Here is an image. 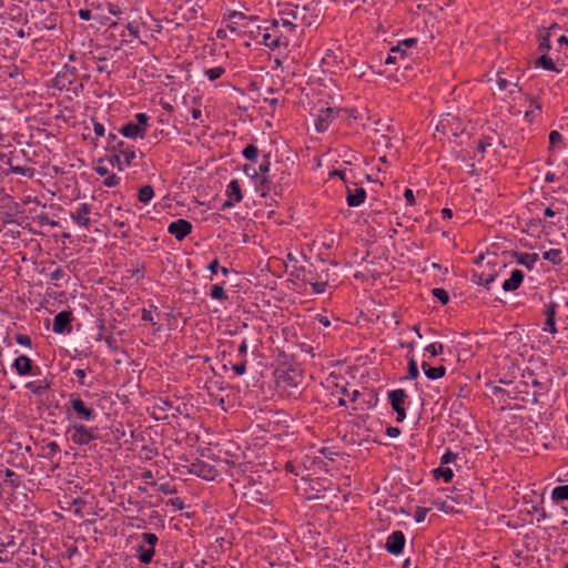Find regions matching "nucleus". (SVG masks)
Masks as SVG:
<instances>
[{
    "instance_id": "a211bd4d",
    "label": "nucleus",
    "mask_w": 568,
    "mask_h": 568,
    "mask_svg": "<svg viewBox=\"0 0 568 568\" xmlns=\"http://www.w3.org/2000/svg\"><path fill=\"white\" fill-rule=\"evenodd\" d=\"M556 306L557 305L555 303H550L546 306V308H545L546 321L542 326V331L549 332L552 335H555L557 333Z\"/></svg>"
},
{
    "instance_id": "0e129e2a",
    "label": "nucleus",
    "mask_w": 568,
    "mask_h": 568,
    "mask_svg": "<svg viewBox=\"0 0 568 568\" xmlns=\"http://www.w3.org/2000/svg\"><path fill=\"white\" fill-rule=\"evenodd\" d=\"M95 172H97L99 175L103 176V175L108 174V172H109V171H108V169H106L105 166L98 165V166L95 168Z\"/></svg>"
},
{
    "instance_id": "f3484780",
    "label": "nucleus",
    "mask_w": 568,
    "mask_h": 568,
    "mask_svg": "<svg viewBox=\"0 0 568 568\" xmlns=\"http://www.w3.org/2000/svg\"><path fill=\"white\" fill-rule=\"evenodd\" d=\"M366 191L363 187H351L347 185L346 202L348 206L356 207L364 203Z\"/></svg>"
},
{
    "instance_id": "37998d69",
    "label": "nucleus",
    "mask_w": 568,
    "mask_h": 568,
    "mask_svg": "<svg viewBox=\"0 0 568 568\" xmlns=\"http://www.w3.org/2000/svg\"><path fill=\"white\" fill-rule=\"evenodd\" d=\"M335 52L332 50H327L326 54L323 57L322 62L326 67H331L333 60H335Z\"/></svg>"
},
{
    "instance_id": "a878e982",
    "label": "nucleus",
    "mask_w": 568,
    "mask_h": 568,
    "mask_svg": "<svg viewBox=\"0 0 568 568\" xmlns=\"http://www.w3.org/2000/svg\"><path fill=\"white\" fill-rule=\"evenodd\" d=\"M329 175L341 178L346 184L349 182L351 178H354L352 169L346 166L332 171Z\"/></svg>"
},
{
    "instance_id": "5701e85b",
    "label": "nucleus",
    "mask_w": 568,
    "mask_h": 568,
    "mask_svg": "<svg viewBox=\"0 0 568 568\" xmlns=\"http://www.w3.org/2000/svg\"><path fill=\"white\" fill-rule=\"evenodd\" d=\"M26 388L30 389L32 394L40 396L50 388V383L48 379L32 381L26 384Z\"/></svg>"
},
{
    "instance_id": "f03ea898",
    "label": "nucleus",
    "mask_w": 568,
    "mask_h": 568,
    "mask_svg": "<svg viewBox=\"0 0 568 568\" xmlns=\"http://www.w3.org/2000/svg\"><path fill=\"white\" fill-rule=\"evenodd\" d=\"M151 459L152 457L144 453V463ZM164 462V458L160 457L148 466L144 464V493L150 494V497H153L155 493L170 495L174 491L168 477V470L161 465Z\"/></svg>"
},
{
    "instance_id": "dca6fc26",
    "label": "nucleus",
    "mask_w": 568,
    "mask_h": 568,
    "mask_svg": "<svg viewBox=\"0 0 568 568\" xmlns=\"http://www.w3.org/2000/svg\"><path fill=\"white\" fill-rule=\"evenodd\" d=\"M136 122H128L119 132L126 139H136L142 134V112L134 115Z\"/></svg>"
},
{
    "instance_id": "e433bc0d",
    "label": "nucleus",
    "mask_w": 568,
    "mask_h": 568,
    "mask_svg": "<svg viewBox=\"0 0 568 568\" xmlns=\"http://www.w3.org/2000/svg\"><path fill=\"white\" fill-rule=\"evenodd\" d=\"M544 258L552 263H558L560 262V251L555 248L546 251L544 253Z\"/></svg>"
},
{
    "instance_id": "c85d7f7f",
    "label": "nucleus",
    "mask_w": 568,
    "mask_h": 568,
    "mask_svg": "<svg viewBox=\"0 0 568 568\" xmlns=\"http://www.w3.org/2000/svg\"><path fill=\"white\" fill-rule=\"evenodd\" d=\"M224 73H225V69L223 67H214V68L206 69L204 71L205 77L210 81H215V80L220 79Z\"/></svg>"
},
{
    "instance_id": "4c0bfd02",
    "label": "nucleus",
    "mask_w": 568,
    "mask_h": 568,
    "mask_svg": "<svg viewBox=\"0 0 568 568\" xmlns=\"http://www.w3.org/2000/svg\"><path fill=\"white\" fill-rule=\"evenodd\" d=\"M433 295L442 302V304H447L448 303V300H449V296H448V293L444 290V288H434L433 290Z\"/></svg>"
},
{
    "instance_id": "4be33fe9",
    "label": "nucleus",
    "mask_w": 568,
    "mask_h": 568,
    "mask_svg": "<svg viewBox=\"0 0 568 568\" xmlns=\"http://www.w3.org/2000/svg\"><path fill=\"white\" fill-rule=\"evenodd\" d=\"M422 369L426 377L433 381L442 378L446 373L444 366L432 367L427 362L422 363Z\"/></svg>"
},
{
    "instance_id": "774afa93",
    "label": "nucleus",
    "mask_w": 568,
    "mask_h": 568,
    "mask_svg": "<svg viewBox=\"0 0 568 568\" xmlns=\"http://www.w3.org/2000/svg\"><path fill=\"white\" fill-rule=\"evenodd\" d=\"M544 214H545V216H546V217H552V216H555V214H556V213H555V211H554L552 209L547 207V209L545 210V213H544Z\"/></svg>"
},
{
    "instance_id": "1a4fd4ad",
    "label": "nucleus",
    "mask_w": 568,
    "mask_h": 568,
    "mask_svg": "<svg viewBox=\"0 0 568 568\" xmlns=\"http://www.w3.org/2000/svg\"><path fill=\"white\" fill-rule=\"evenodd\" d=\"M406 539L400 530L390 532L385 542V549L393 556H399L403 552Z\"/></svg>"
},
{
    "instance_id": "09e8293b",
    "label": "nucleus",
    "mask_w": 568,
    "mask_h": 568,
    "mask_svg": "<svg viewBox=\"0 0 568 568\" xmlns=\"http://www.w3.org/2000/svg\"><path fill=\"white\" fill-rule=\"evenodd\" d=\"M47 449L49 450L51 456L57 455L58 453H60V447H59V445L55 442H50L47 445Z\"/></svg>"
},
{
    "instance_id": "c756f323",
    "label": "nucleus",
    "mask_w": 568,
    "mask_h": 568,
    "mask_svg": "<svg viewBox=\"0 0 568 568\" xmlns=\"http://www.w3.org/2000/svg\"><path fill=\"white\" fill-rule=\"evenodd\" d=\"M496 85L500 91H505L508 87H511V90H509V95L519 92L518 85L516 83H510L506 79L498 78L496 81Z\"/></svg>"
},
{
    "instance_id": "8fccbe9b",
    "label": "nucleus",
    "mask_w": 568,
    "mask_h": 568,
    "mask_svg": "<svg viewBox=\"0 0 568 568\" xmlns=\"http://www.w3.org/2000/svg\"><path fill=\"white\" fill-rule=\"evenodd\" d=\"M312 287L314 293L321 294L325 292L326 284L323 282H316L312 284Z\"/></svg>"
},
{
    "instance_id": "f704fd0d",
    "label": "nucleus",
    "mask_w": 568,
    "mask_h": 568,
    "mask_svg": "<svg viewBox=\"0 0 568 568\" xmlns=\"http://www.w3.org/2000/svg\"><path fill=\"white\" fill-rule=\"evenodd\" d=\"M210 295L213 300L221 301L226 298V294L222 285H213Z\"/></svg>"
},
{
    "instance_id": "864d4df0",
    "label": "nucleus",
    "mask_w": 568,
    "mask_h": 568,
    "mask_svg": "<svg viewBox=\"0 0 568 568\" xmlns=\"http://www.w3.org/2000/svg\"><path fill=\"white\" fill-rule=\"evenodd\" d=\"M153 196H154L153 189L149 185H144V203H146L148 201L153 199Z\"/></svg>"
},
{
    "instance_id": "7ed1b4c3",
    "label": "nucleus",
    "mask_w": 568,
    "mask_h": 568,
    "mask_svg": "<svg viewBox=\"0 0 568 568\" xmlns=\"http://www.w3.org/2000/svg\"><path fill=\"white\" fill-rule=\"evenodd\" d=\"M67 435L73 444L83 446L98 438V428H88L81 423H75L67 428Z\"/></svg>"
},
{
    "instance_id": "6ab92c4d",
    "label": "nucleus",
    "mask_w": 568,
    "mask_h": 568,
    "mask_svg": "<svg viewBox=\"0 0 568 568\" xmlns=\"http://www.w3.org/2000/svg\"><path fill=\"white\" fill-rule=\"evenodd\" d=\"M32 361L26 356V355H20L19 357H17L12 364V367L16 369L17 374L20 375V376H26V375H31V374H34L32 372Z\"/></svg>"
},
{
    "instance_id": "ddd939ff",
    "label": "nucleus",
    "mask_w": 568,
    "mask_h": 568,
    "mask_svg": "<svg viewBox=\"0 0 568 568\" xmlns=\"http://www.w3.org/2000/svg\"><path fill=\"white\" fill-rule=\"evenodd\" d=\"M189 471L206 480H213L217 475L216 469L212 465L202 460L192 463Z\"/></svg>"
},
{
    "instance_id": "338daca9",
    "label": "nucleus",
    "mask_w": 568,
    "mask_h": 568,
    "mask_svg": "<svg viewBox=\"0 0 568 568\" xmlns=\"http://www.w3.org/2000/svg\"><path fill=\"white\" fill-rule=\"evenodd\" d=\"M442 216L444 219H450L453 216V212L450 209H443L442 210Z\"/></svg>"
},
{
    "instance_id": "603ef678",
    "label": "nucleus",
    "mask_w": 568,
    "mask_h": 568,
    "mask_svg": "<svg viewBox=\"0 0 568 568\" xmlns=\"http://www.w3.org/2000/svg\"><path fill=\"white\" fill-rule=\"evenodd\" d=\"M399 434H400V429L397 427L390 426V427H387V429H386V435L390 438H396L399 436Z\"/></svg>"
},
{
    "instance_id": "20e7f679",
    "label": "nucleus",
    "mask_w": 568,
    "mask_h": 568,
    "mask_svg": "<svg viewBox=\"0 0 568 568\" xmlns=\"http://www.w3.org/2000/svg\"><path fill=\"white\" fill-rule=\"evenodd\" d=\"M113 152L120 170L130 166L136 159L135 146L126 141H118L113 146Z\"/></svg>"
},
{
    "instance_id": "49530a36",
    "label": "nucleus",
    "mask_w": 568,
    "mask_h": 568,
    "mask_svg": "<svg viewBox=\"0 0 568 568\" xmlns=\"http://www.w3.org/2000/svg\"><path fill=\"white\" fill-rule=\"evenodd\" d=\"M561 134L558 131H551L549 134V142L551 145H555L561 141Z\"/></svg>"
},
{
    "instance_id": "6e6d98bb",
    "label": "nucleus",
    "mask_w": 568,
    "mask_h": 568,
    "mask_svg": "<svg viewBox=\"0 0 568 568\" xmlns=\"http://www.w3.org/2000/svg\"><path fill=\"white\" fill-rule=\"evenodd\" d=\"M404 197L405 200L410 204L413 205L415 203V196H414V193L410 189H406L405 192H404Z\"/></svg>"
},
{
    "instance_id": "0eeeda50",
    "label": "nucleus",
    "mask_w": 568,
    "mask_h": 568,
    "mask_svg": "<svg viewBox=\"0 0 568 568\" xmlns=\"http://www.w3.org/2000/svg\"><path fill=\"white\" fill-rule=\"evenodd\" d=\"M388 399H389V403H390L393 409L397 414L396 420L398 423H402L406 417V413H405V408H404V403L406 399L405 390L404 389H395V390L389 392Z\"/></svg>"
},
{
    "instance_id": "cd10ccee",
    "label": "nucleus",
    "mask_w": 568,
    "mask_h": 568,
    "mask_svg": "<svg viewBox=\"0 0 568 568\" xmlns=\"http://www.w3.org/2000/svg\"><path fill=\"white\" fill-rule=\"evenodd\" d=\"M536 65L537 67H540L545 70H548V71H556L558 72V69L556 68V64L554 63V61L548 58L546 54H542L537 61H536Z\"/></svg>"
},
{
    "instance_id": "680f3d73",
    "label": "nucleus",
    "mask_w": 568,
    "mask_h": 568,
    "mask_svg": "<svg viewBox=\"0 0 568 568\" xmlns=\"http://www.w3.org/2000/svg\"><path fill=\"white\" fill-rule=\"evenodd\" d=\"M192 118L194 120H202V111L199 108H194L191 110Z\"/></svg>"
},
{
    "instance_id": "4d7b16f0",
    "label": "nucleus",
    "mask_w": 568,
    "mask_h": 568,
    "mask_svg": "<svg viewBox=\"0 0 568 568\" xmlns=\"http://www.w3.org/2000/svg\"><path fill=\"white\" fill-rule=\"evenodd\" d=\"M247 349H248L247 342H246V339H243V341L241 342V344L239 345V354H240L241 356H245V355H246V353H247Z\"/></svg>"
},
{
    "instance_id": "3c124183",
    "label": "nucleus",
    "mask_w": 568,
    "mask_h": 568,
    "mask_svg": "<svg viewBox=\"0 0 568 568\" xmlns=\"http://www.w3.org/2000/svg\"><path fill=\"white\" fill-rule=\"evenodd\" d=\"M233 371L236 375H243L246 372V364L245 362L239 363L233 366Z\"/></svg>"
},
{
    "instance_id": "2eb2a0df",
    "label": "nucleus",
    "mask_w": 568,
    "mask_h": 568,
    "mask_svg": "<svg viewBox=\"0 0 568 568\" xmlns=\"http://www.w3.org/2000/svg\"><path fill=\"white\" fill-rule=\"evenodd\" d=\"M72 313L70 311L59 312L54 318L52 324V331L57 334L70 333L71 327Z\"/></svg>"
},
{
    "instance_id": "f8f14e48",
    "label": "nucleus",
    "mask_w": 568,
    "mask_h": 568,
    "mask_svg": "<svg viewBox=\"0 0 568 568\" xmlns=\"http://www.w3.org/2000/svg\"><path fill=\"white\" fill-rule=\"evenodd\" d=\"M91 205L88 203H81L75 211L70 213L72 221L81 226L89 229L91 226Z\"/></svg>"
},
{
    "instance_id": "69168bd1",
    "label": "nucleus",
    "mask_w": 568,
    "mask_h": 568,
    "mask_svg": "<svg viewBox=\"0 0 568 568\" xmlns=\"http://www.w3.org/2000/svg\"><path fill=\"white\" fill-rule=\"evenodd\" d=\"M128 29H129L130 33L133 34L135 38L139 37V28L138 27H134L131 23H129Z\"/></svg>"
},
{
    "instance_id": "7c9ffc66",
    "label": "nucleus",
    "mask_w": 568,
    "mask_h": 568,
    "mask_svg": "<svg viewBox=\"0 0 568 568\" xmlns=\"http://www.w3.org/2000/svg\"><path fill=\"white\" fill-rule=\"evenodd\" d=\"M425 353L429 356L435 357L444 353V345L439 342H434L424 348Z\"/></svg>"
},
{
    "instance_id": "79ce46f5",
    "label": "nucleus",
    "mask_w": 568,
    "mask_h": 568,
    "mask_svg": "<svg viewBox=\"0 0 568 568\" xmlns=\"http://www.w3.org/2000/svg\"><path fill=\"white\" fill-rule=\"evenodd\" d=\"M456 454L450 452V450H447L442 457H440V463L444 465V464H449V463H453L455 462L456 459Z\"/></svg>"
},
{
    "instance_id": "6e6552de",
    "label": "nucleus",
    "mask_w": 568,
    "mask_h": 568,
    "mask_svg": "<svg viewBox=\"0 0 568 568\" xmlns=\"http://www.w3.org/2000/svg\"><path fill=\"white\" fill-rule=\"evenodd\" d=\"M306 7L295 6L294 8H287L280 13L278 20H288L292 24L298 29L300 23L310 26L311 22H305Z\"/></svg>"
},
{
    "instance_id": "a19ab883",
    "label": "nucleus",
    "mask_w": 568,
    "mask_h": 568,
    "mask_svg": "<svg viewBox=\"0 0 568 568\" xmlns=\"http://www.w3.org/2000/svg\"><path fill=\"white\" fill-rule=\"evenodd\" d=\"M16 342L22 346L31 347V338L24 334H18L16 336Z\"/></svg>"
},
{
    "instance_id": "5fc2aeb1",
    "label": "nucleus",
    "mask_w": 568,
    "mask_h": 568,
    "mask_svg": "<svg viewBox=\"0 0 568 568\" xmlns=\"http://www.w3.org/2000/svg\"><path fill=\"white\" fill-rule=\"evenodd\" d=\"M119 183V178L115 174L108 176L104 181L106 186H115Z\"/></svg>"
},
{
    "instance_id": "bf43d9fd",
    "label": "nucleus",
    "mask_w": 568,
    "mask_h": 568,
    "mask_svg": "<svg viewBox=\"0 0 568 568\" xmlns=\"http://www.w3.org/2000/svg\"><path fill=\"white\" fill-rule=\"evenodd\" d=\"M79 17L80 19L88 21L91 19V11L88 9H81L79 10Z\"/></svg>"
},
{
    "instance_id": "473e14b6",
    "label": "nucleus",
    "mask_w": 568,
    "mask_h": 568,
    "mask_svg": "<svg viewBox=\"0 0 568 568\" xmlns=\"http://www.w3.org/2000/svg\"><path fill=\"white\" fill-rule=\"evenodd\" d=\"M243 156L250 161H256L258 149L254 144H248L242 152Z\"/></svg>"
},
{
    "instance_id": "4468645a",
    "label": "nucleus",
    "mask_w": 568,
    "mask_h": 568,
    "mask_svg": "<svg viewBox=\"0 0 568 568\" xmlns=\"http://www.w3.org/2000/svg\"><path fill=\"white\" fill-rule=\"evenodd\" d=\"M191 231L192 224L184 219L175 220L168 226V232L178 241L184 240L191 233Z\"/></svg>"
},
{
    "instance_id": "aec40b11",
    "label": "nucleus",
    "mask_w": 568,
    "mask_h": 568,
    "mask_svg": "<svg viewBox=\"0 0 568 568\" xmlns=\"http://www.w3.org/2000/svg\"><path fill=\"white\" fill-rule=\"evenodd\" d=\"M158 537L154 534H144V565L152 561L155 555L154 547L158 545Z\"/></svg>"
},
{
    "instance_id": "9b49d317",
    "label": "nucleus",
    "mask_w": 568,
    "mask_h": 568,
    "mask_svg": "<svg viewBox=\"0 0 568 568\" xmlns=\"http://www.w3.org/2000/svg\"><path fill=\"white\" fill-rule=\"evenodd\" d=\"M226 200L224 201L222 207L230 209L240 203L243 199L241 185L237 180H232L225 190Z\"/></svg>"
},
{
    "instance_id": "2f4dec72",
    "label": "nucleus",
    "mask_w": 568,
    "mask_h": 568,
    "mask_svg": "<svg viewBox=\"0 0 568 568\" xmlns=\"http://www.w3.org/2000/svg\"><path fill=\"white\" fill-rule=\"evenodd\" d=\"M556 28V26H552L544 36H540L539 38V49L541 51H545L547 52L550 47H551V43H550V30Z\"/></svg>"
},
{
    "instance_id": "bb28decb",
    "label": "nucleus",
    "mask_w": 568,
    "mask_h": 568,
    "mask_svg": "<svg viewBox=\"0 0 568 568\" xmlns=\"http://www.w3.org/2000/svg\"><path fill=\"white\" fill-rule=\"evenodd\" d=\"M434 475L437 478H443L445 483H449L454 477V471L449 467L440 466L434 470Z\"/></svg>"
},
{
    "instance_id": "c9c22d12",
    "label": "nucleus",
    "mask_w": 568,
    "mask_h": 568,
    "mask_svg": "<svg viewBox=\"0 0 568 568\" xmlns=\"http://www.w3.org/2000/svg\"><path fill=\"white\" fill-rule=\"evenodd\" d=\"M8 164L10 166V172L11 173L23 175V176L30 175V172H31L30 168L13 165L11 161H9Z\"/></svg>"
},
{
    "instance_id": "c03bdc74",
    "label": "nucleus",
    "mask_w": 568,
    "mask_h": 568,
    "mask_svg": "<svg viewBox=\"0 0 568 568\" xmlns=\"http://www.w3.org/2000/svg\"><path fill=\"white\" fill-rule=\"evenodd\" d=\"M143 321H144V328L146 327H152L154 331L155 329H159L156 326V322L154 321L153 316L151 315H148L145 312H144V317H143Z\"/></svg>"
},
{
    "instance_id": "72a5a7b5",
    "label": "nucleus",
    "mask_w": 568,
    "mask_h": 568,
    "mask_svg": "<svg viewBox=\"0 0 568 568\" xmlns=\"http://www.w3.org/2000/svg\"><path fill=\"white\" fill-rule=\"evenodd\" d=\"M538 261L537 254H524L519 258V263L527 266L528 268H532Z\"/></svg>"
},
{
    "instance_id": "b1692460",
    "label": "nucleus",
    "mask_w": 568,
    "mask_h": 568,
    "mask_svg": "<svg viewBox=\"0 0 568 568\" xmlns=\"http://www.w3.org/2000/svg\"><path fill=\"white\" fill-rule=\"evenodd\" d=\"M550 497L555 504L568 501V485L556 486L551 490Z\"/></svg>"
},
{
    "instance_id": "de8ad7c7",
    "label": "nucleus",
    "mask_w": 568,
    "mask_h": 568,
    "mask_svg": "<svg viewBox=\"0 0 568 568\" xmlns=\"http://www.w3.org/2000/svg\"><path fill=\"white\" fill-rule=\"evenodd\" d=\"M93 131L94 133L98 135V136H103L104 133H105V129H104V125L100 122H94L93 123Z\"/></svg>"
},
{
    "instance_id": "393cba45",
    "label": "nucleus",
    "mask_w": 568,
    "mask_h": 568,
    "mask_svg": "<svg viewBox=\"0 0 568 568\" xmlns=\"http://www.w3.org/2000/svg\"><path fill=\"white\" fill-rule=\"evenodd\" d=\"M246 19V16L242 12H239V11H232L229 13V20H230V23L227 24V28L232 31V32H236L237 31V26L240 24V21Z\"/></svg>"
},
{
    "instance_id": "ea45409f",
    "label": "nucleus",
    "mask_w": 568,
    "mask_h": 568,
    "mask_svg": "<svg viewBox=\"0 0 568 568\" xmlns=\"http://www.w3.org/2000/svg\"><path fill=\"white\" fill-rule=\"evenodd\" d=\"M428 514L427 508L418 507L414 513V519L416 523H423Z\"/></svg>"
},
{
    "instance_id": "e2e57ef3",
    "label": "nucleus",
    "mask_w": 568,
    "mask_h": 568,
    "mask_svg": "<svg viewBox=\"0 0 568 568\" xmlns=\"http://www.w3.org/2000/svg\"><path fill=\"white\" fill-rule=\"evenodd\" d=\"M258 169H260V172L262 174L268 172V170H270V162L268 161H264L263 163L260 164Z\"/></svg>"
},
{
    "instance_id": "39448f33",
    "label": "nucleus",
    "mask_w": 568,
    "mask_h": 568,
    "mask_svg": "<svg viewBox=\"0 0 568 568\" xmlns=\"http://www.w3.org/2000/svg\"><path fill=\"white\" fill-rule=\"evenodd\" d=\"M69 404L77 415V418L83 422H91L95 418L97 413L91 407L88 406L78 395L70 394Z\"/></svg>"
},
{
    "instance_id": "423d86ee",
    "label": "nucleus",
    "mask_w": 568,
    "mask_h": 568,
    "mask_svg": "<svg viewBox=\"0 0 568 568\" xmlns=\"http://www.w3.org/2000/svg\"><path fill=\"white\" fill-rule=\"evenodd\" d=\"M417 40L415 38H408L403 41H399L396 47H393L386 57L384 63L385 64H395L407 53L408 49H412L416 45Z\"/></svg>"
},
{
    "instance_id": "052dcab7",
    "label": "nucleus",
    "mask_w": 568,
    "mask_h": 568,
    "mask_svg": "<svg viewBox=\"0 0 568 568\" xmlns=\"http://www.w3.org/2000/svg\"><path fill=\"white\" fill-rule=\"evenodd\" d=\"M212 274H216L219 268H220V264H219V261L217 260H214L212 261L210 264H209V267H207Z\"/></svg>"
},
{
    "instance_id": "9d476101",
    "label": "nucleus",
    "mask_w": 568,
    "mask_h": 568,
    "mask_svg": "<svg viewBox=\"0 0 568 568\" xmlns=\"http://www.w3.org/2000/svg\"><path fill=\"white\" fill-rule=\"evenodd\" d=\"M338 110L336 108H321L315 116V128L318 132H325L331 122L336 118Z\"/></svg>"
},
{
    "instance_id": "412c9836",
    "label": "nucleus",
    "mask_w": 568,
    "mask_h": 568,
    "mask_svg": "<svg viewBox=\"0 0 568 568\" xmlns=\"http://www.w3.org/2000/svg\"><path fill=\"white\" fill-rule=\"evenodd\" d=\"M523 280H524L523 271H520L518 268L513 270L510 273V276L507 280H505V282L503 283V290L505 292H513L520 286V284L523 283Z\"/></svg>"
},
{
    "instance_id": "a18cd8bd",
    "label": "nucleus",
    "mask_w": 568,
    "mask_h": 568,
    "mask_svg": "<svg viewBox=\"0 0 568 568\" xmlns=\"http://www.w3.org/2000/svg\"><path fill=\"white\" fill-rule=\"evenodd\" d=\"M73 374L77 376L78 378V382L80 383V385H85V371L83 368H75L73 371Z\"/></svg>"
},
{
    "instance_id": "58836bf2",
    "label": "nucleus",
    "mask_w": 568,
    "mask_h": 568,
    "mask_svg": "<svg viewBox=\"0 0 568 568\" xmlns=\"http://www.w3.org/2000/svg\"><path fill=\"white\" fill-rule=\"evenodd\" d=\"M408 375L410 378L415 379L419 376V371H418V366H417V363L414 358H410L408 361Z\"/></svg>"
},
{
    "instance_id": "13d9d810",
    "label": "nucleus",
    "mask_w": 568,
    "mask_h": 568,
    "mask_svg": "<svg viewBox=\"0 0 568 568\" xmlns=\"http://www.w3.org/2000/svg\"><path fill=\"white\" fill-rule=\"evenodd\" d=\"M64 275V272L61 270V268H55L52 273H51V280L53 281H58L60 278H62Z\"/></svg>"
},
{
    "instance_id": "f257e3e1",
    "label": "nucleus",
    "mask_w": 568,
    "mask_h": 568,
    "mask_svg": "<svg viewBox=\"0 0 568 568\" xmlns=\"http://www.w3.org/2000/svg\"><path fill=\"white\" fill-rule=\"evenodd\" d=\"M262 43L274 49H286L290 43L297 37L296 26L288 20L273 19L266 26L258 28Z\"/></svg>"
}]
</instances>
